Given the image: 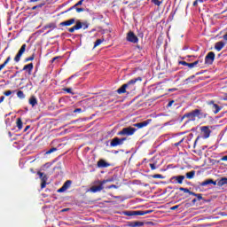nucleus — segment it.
<instances>
[{
  "label": "nucleus",
  "instance_id": "f257e3e1",
  "mask_svg": "<svg viewBox=\"0 0 227 227\" xmlns=\"http://www.w3.org/2000/svg\"><path fill=\"white\" fill-rule=\"evenodd\" d=\"M188 118V121H194L195 120H205L207 118V114H184L182 119Z\"/></svg>",
  "mask_w": 227,
  "mask_h": 227
},
{
  "label": "nucleus",
  "instance_id": "f03ea898",
  "mask_svg": "<svg viewBox=\"0 0 227 227\" xmlns=\"http://www.w3.org/2000/svg\"><path fill=\"white\" fill-rule=\"evenodd\" d=\"M136 130L137 129L132 127L124 128L117 133V136H134Z\"/></svg>",
  "mask_w": 227,
  "mask_h": 227
},
{
  "label": "nucleus",
  "instance_id": "7ed1b4c3",
  "mask_svg": "<svg viewBox=\"0 0 227 227\" xmlns=\"http://www.w3.org/2000/svg\"><path fill=\"white\" fill-rule=\"evenodd\" d=\"M107 182H113V180L111 179H106V180H103L101 182H99V185H93L92 187H90V192H100V191L104 190V184H107Z\"/></svg>",
  "mask_w": 227,
  "mask_h": 227
},
{
  "label": "nucleus",
  "instance_id": "20e7f679",
  "mask_svg": "<svg viewBox=\"0 0 227 227\" xmlns=\"http://www.w3.org/2000/svg\"><path fill=\"white\" fill-rule=\"evenodd\" d=\"M179 191H182L184 194H189L190 196H195L198 201H201V200H203V194L191 192L189 188L180 187Z\"/></svg>",
  "mask_w": 227,
  "mask_h": 227
},
{
  "label": "nucleus",
  "instance_id": "39448f33",
  "mask_svg": "<svg viewBox=\"0 0 227 227\" xmlns=\"http://www.w3.org/2000/svg\"><path fill=\"white\" fill-rule=\"evenodd\" d=\"M125 141H127V137L120 138L118 137H115L111 140L110 146L112 148H115V146H121V145H123Z\"/></svg>",
  "mask_w": 227,
  "mask_h": 227
},
{
  "label": "nucleus",
  "instance_id": "423d86ee",
  "mask_svg": "<svg viewBox=\"0 0 227 227\" xmlns=\"http://www.w3.org/2000/svg\"><path fill=\"white\" fill-rule=\"evenodd\" d=\"M210 134H212V130H210V127L202 126L200 127V136L204 139H208L210 137Z\"/></svg>",
  "mask_w": 227,
  "mask_h": 227
},
{
  "label": "nucleus",
  "instance_id": "0eeeda50",
  "mask_svg": "<svg viewBox=\"0 0 227 227\" xmlns=\"http://www.w3.org/2000/svg\"><path fill=\"white\" fill-rule=\"evenodd\" d=\"M37 175L41 180V189H45L47 187V181L49 180V177H47V175H45L43 172H37Z\"/></svg>",
  "mask_w": 227,
  "mask_h": 227
},
{
  "label": "nucleus",
  "instance_id": "6e6552de",
  "mask_svg": "<svg viewBox=\"0 0 227 227\" xmlns=\"http://www.w3.org/2000/svg\"><path fill=\"white\" fill-rule=\"evenodd\" d=\"M150 123H152V119H147L141 122L135 123L133 124V126L137 127V129H145V127H148Z\"/></svg>",
  "mask_w": 227,
  "mask_h": 227
},
{
  "label": "nucleus",
  "instance_id": "1a4fd4ad",
  "mask_svg": "<svg viewBox=\"0 0 227 227\" xmlns=\"http://www.w3.org/2000/svg\"><path fill=\"white\" fill-rule=\"evenodd\" d=\"M214 59H215V53L213 51H210L207 53V55L205 58V63L207 65H212L214 63Z\"/></svg>",
  "mask_w": 227,
  "mask_h": 227
},
{
  "label": "nucleus",
  "instance_id": "9d476101",
  "mask_svg": "<svg viewBox=\"0 0 227 227\" xmlns=\"http://www.w3.org/2000/svg\"><path fill=\"white\" fill-rule=\"evenodd\" d=\"M26 47H27V45L23 44L20 49L19 52L17 53V55L15 56L14 61H16V63H19V61H20V58H22V54L26 52Z\"/></svg>",
  "mask_w": 227,
  "mask_h": 227
},
{
  "label": "nucleus",
  "instance_id": "9b49d317",
  "mask_svg": "<svg viewBox=\"0 0 227 227\" xmlns=\"http://www.w3.org/2000/svg\"><path fill=\"white\" fill-rule=\"evenodd\" d=\"M127 40L128 42H131V43H137V42H139L137 36L134 34V32L131 31L128 33Z\"/></svg>",
  "mask_w": 227,
  "mask_h": 227
},
{
  "label": "nucleus",
  "instance_id": "f8f14e48",
  "mask_svg": "<svg viewBox=\"0 0 227 227\" xmlns=\"http://www.w3.org/2000/svg\"><path fill=\"white\" fill-rule=\"evenodd\" d=\"M72 185V181L71 180H67L64 183V184L62 185L61 188H59L57 192H65V191H67V189H70Z\"/></svg>",
  "mask_w": 227,
  "mask_h": 227
},
{
  "label": "nucleus",
  "instance_id": "ddd939ff",
  "mask_svg": "<svg viewBox=\"0 0 227 227\" xmlns=\"http://www.w3.org/2000/svg\"><path fill=\"white\" fill-rule=\"evenodd\" d=\"M209 107H210V109H212V111L215 114H217V113H219V111L221 110V106H219V105L214 103V101H211L209 103Z\"/></svg>",
  "mask_w": 227,
  "mask_h": 227
},
{
  "label": "nucleus",
  "instance_id": "4468645a",
  "mask_svg": "<svg viewBox=\"0 0 227 227\" xmlns=\"http://www.w3.org/2000/svg\"><path fill=\"white\" fill-rule=\"evenodd\" d=\"M172 180H175L176 184H184V180H185V176H176L172 177Z\"/></svg>",
  "mask_w": 227,
  "mask_h": 227
},
{
  "label": "nucleus",
  "instance_id": "2eb2a0df",
  "mask_svg": "<svg viewBox=\"0 0 227 227\" xmlns=\"http://www.w3.org/2000/svg\"><path fill=\"white\" fill-rule=\"evenodd\" d=\"M137 81L141 82V81H143V78H141V77L134 78V79L129 81L126 83V85L128 86V88H130V86H134V84H136L137 82Z\"/></svg>",
  "mask_w": 227,
  "mask_h": 227
},
{
  "label": "nucleus",
  "instance_id": "dca6fc26",
  "mask_svg": "<svg viewBox=\"0 0 227 227\" xmlns=\"http://www.w3.org/2000/svg\"><path fill=\"white\" fill-rule=\"evenodd\" d=\"M82 27V23L81 22H76L75 26L73 27H70L68 29L69 33H74V31H77V29H81Z\"/></svg>",
  "mask_w": 227,
  "mask_h": 227
},
{
  "label": "nucleus",
  "instance_id": "f3484780",
  "mask_svg": "<svg viewBox=\"0 0 227 227\" xmlns=\"http://www.w3.org/2000/svg\"><path fill=\"white\" fill-rule=\"evenodd\" d=\"M198 63H200L199 60H197L193 63H187L185 61H182L181 65H183L184 67H188V68H194V67H196V65H198Z\"/></svg>",
  "mask_w": 227,
  "mask_h": 227
},
{
  "label": "nucleus",
  "instance_id": "a211bd4d",
  "mask_svg": "<svg viewBox=\"0 0 227 227\" xmlns=\"http://www.w3.org/2000/svg\"><path fill=\"white\" fill-rule=\"evenodd\" d=\"M129 226H130V227H141V226H145V223L139 222V221L129 222Z\"/></svg>",
  "mask_w": 227,
  "mask_h": 227
},
{
  "label": "nucleus",
  "instance_id": "6ab92c4d",
  "mask_svg": "<svg viewBox=\"0 0 227 227\" xmlns=\"http://www.w3.org/2000/svg\"><path fill=\"white\" fill-rule=\"evenodd\" d=\"M110 166H111V164L107 163L104 160H99L98 161V168H109Z\"/></svg>",
  "mask_w": 227,
  "mask_h": 227
},
{
  "label": "nucleus",
  "instance_id": "aec40b11",
  "mask_svg": "<svg viewBox=\"0 0 227 227\" xmlns=\"http://www.w3.org/2000/svg\"><path fill=\"white\" fill-rule=\"evenodd\" d=\"M218 187H223V185H227V177H222L217 181Z\"/></svg>",
  "mask_w": 227,
  "mask_h": 227
},
{
  "label": "nucleus",
  "instance_id": "412c9836",
  "mask_svg": "<svg viewBox=\"0 0 227 227\" xmlns=\"http://www.w3.org/2000/svg\"><path fill=\"white\" fill-rule=\"evenodd\" d=\"M127 88H129L127 83L123 84L121 88L117 90V93H119L120 95H121V93H127Z\"/></svg>",
  "mask_w": 227,
  "mask_h": 227
},
{
  "label": "nucleus",
  "instance_id": "4be33fe9",
  "mask_svg": "<svg viewBox=\"0 0 227 227\" xmlns=\"http://www.w3.org/2000/svg\"><path fill=\"white\" fill-rule=\"evenodd\" d=\"M224 47V43L223 42H218L215 44V51H217L218 52Z\"/></svg>",
  "mask_w": 227,
  "mask_h": 227
},
{
  "label": "nucleus",
  "instance_id": "5701e85b",
  "mask_svg": "<svg viewBox=\"0 0 227 227\" xmlns=\"http://www.w3.org/2000/svg\"><path fill=\"white\" fill-rule=\"evenodd\" d=\"M75 23V19H71L67 21H63L60 23V26H72V24Z\"/></svg>",
  "mask_w": 227,
  "mask_h": 227
},
{
  "label": "nucleus",
  "instance_id": "b1692460",
  "mask_svg": "<svg viewBox=\"0 0 227 227\" xmlns=\"http://www.w3.org/2000/svg\"><path fill=\"white\" fill-rule=\"evenodd\" d=\"M23 70H26L29 74H31V72L33 71V63L24 66Z\"/></svg>",
  "mask_w": 227,
  "mask_h": 227
},
{
  "label": "nucleus",
  "instance_id": "393cba45",
  "mask_svg": "<svg viewBox=\"0 0 227 227\" xmlns=\"http://www.w3.org/2000/svg\"><path fill=\"white\" fill-rule=\"evenodd\" d=\"M29 104L32 107H35V106H36V104H38V101L36 100V98H35V96H32L29 98Z\"/></svg>",
  "mask_w": 227,
  "mask_h": 227
},
{
  "label": "nucleus",
  "instance_id": "a878e982",
  "mask_svg": "<svg viewBox=\"0 0 227 227\" xmlns=\"http://www.w3.org/2000/svg\"><path fill=\"white\" fill-rule=\"evenodd\" d=\"M214 183V180L213 179H207L202 183L200 184V185L201 187H205L206 185H210V184H213Z\"/></svg>",
  "mask_w": 227,
  "mask_h": 227
},
{
  "label": "nucleus",
  "instance_id": "bb28decb",
  "mask_svg": "<svg viewBox=\"0 0 227 227\" xmlns=\"http://www.w3.org/2000/svg\"><path fill=\"white\" fill-rule=\"evenodd\" d=\"M194 175H196V171H194V170L187 172L186 178H188V180H191V179L194 178Z\"/></svg>",
  "mask_w": 227,
  "mask_h": 227
},
{
  "label": "nucleus",
  "instance_id": "cd10ccee",
  "mask_svg": "<svg viewBox=\"0 0 227 227\" xmlns=\"http://www.w3.org/2000/svg\"><path fill=\"white\" fill-rule=\"evenodd\" d=\"M16 126L19 129V130H22V119L21 118L17 119Z\"/></svg>",
  "mask_w": 227,
  "mask_h": 227
},
{
  "label": "nucleus",
  "instance_id": "c85d7f7f",
  "mask_svg": "<svg viewBox=\"0 0 227 227\" xmlns=\"http://www.w3.org/2000/svg\"><path fill=\"white\" fill-rule=\"evenodd\" d=\"M17 97H18L19 98H26V95H24V92H23L22 90H19V91L17 92Z\"/></svg>",
  "mask_w": 227,
  "mask_h": 227
},
{
  "label": "nucleus",
  "instance_id": "c756f323",
  "mask_svg": "<svg viewBox=\"0 0 227 227\" xmlns=\"http://www.w3.org/2000/svg\"><path fill=\"white\" fill-rule=\"evenodd\" d=\"M152 178H160V180H163L164 176H162L160 174H154L152 176Z\"/></svg>",
  "mask_w": 227,
  "mask_h": 227
},
{
  "label": "nucleus",
  "instance_id": "7c9ffc66",
  "mask_svg": "<svg viewBox=\"0 0 227 227\" xmlns=\"http://www.w3.org/2000/svg\"><path fill=\"white\" fill-rule=\"evenodd\" d=\"M103 42L104 39H98L94 43V47H98V45H100Z\"/></svg>",
  "mask_w": 227,
  "mask_h": 227
},
{
  "label": "nucleus",
  "instance_id": "2f4dec72",
  "mask_svg": "<svg viewBox=\"0 0 227 227\" xmlns=\"http://www.w3.org/2000/svg\"><path fill=\"white\" fill-rule=\"evenodd\" d=\"M135 215H145V211L143 210H138V211H134Z\"/></svg>",
  "mask_w": 227,
  "mask_h": 227
},
{
  "label": "nucleus",
  "instance_id": "473e14b6",
  "mask_svg": "<svg viewBox=\"0 0 227 227\" xmlns=\"http://www.w3.org/2000/svg\"><path fill=\"white\" fill-rule=\"evenodd\" d=\"M57 151H58V148L52 147L51 149L48 150L46 152V153H47V155H49V154L52 153L53 152H57Z\"/></svg>",
  "mask_w": 227,
  "mask_h": 227
},
{
  "label": "nucleus",
  "instance_id": "72a5a7b5",
  "mask_svg": "<svg viewBox=\"0 0 227 227\" xmlns=\"http://www.w3.org/2000/svg\"><path fill=\"white\" fill-rule=\"evenodd\" d=\"M10 59H11V58L8 57V58L6 59V60L4 61V63H3L2 65H0V67H3V68H4V67H6V65H8V63H10Z\"/></svg>",
  "mask_w": 227,
  "mask_h": 227
},
{
  "label": "nucleus",
  "instance_id": "f704fd0d",
  "mask_svg": "<svg viewBox=\"0 0 227 227\" xmlns=\"http://www.w3.org/2000/svg\"><path fill=\"white\" fill-rule=\"evenodd\" d=\"M125 215H128L129 217H132V215H136V214H134V211H126Z\"/></svg>",
  "mask_w": 227,
  "mask_h": 227
},
{
  "label": "nucleus",
  "instance_id": "c9c22d12",
  "mask_svg": "<svg viewBox=\"0 0 227 227\" xmlns=\"http://www.w3.org/2000/svg\"><path fill=\"white\" fill-rule=\"evenodd\" d=\"M152 3H153V4L156 6H160V4H162V2L159 0H152Z\"/></svg>",
  "mask_w": 227,
  "mask_h": 227
},
{
  "label": "nucleus",
  "instance_id": "e433bc0d",
  "mask_svg": "<svg viewBox=\"0 0 227 227\" xmlns=\"http://www.w3.org/2000/svg\"><path fill=\"white\" fill-rule=\"evenodd\" d=\"M208 120H201L202 123H207V121H214V119L212 117L208 116Z\"/></svg>",
  "mask_w": 227,
  "mask_h": 227
},
{
  "label": "nucleus",
  "instance_id": "4c0bfd02",
  "mask_svg": "<svg viewBox=\"0 0 227 227\" xmlns=\"http://www.w3.org/2000/svg\"><path fill=\"white\" fill-rule=\"evenodd\" d=\"M73 113H78V114H81V113H83L82 109V108H75L74 110H73Z\"/></svg>",
  "mask_w": 227,
  "mask_h": 227
},
{
  "label": "nucleus",
  "instance_id": "58836bf2",
  "mask_svg": "<svg viewBox=\"0 0 227 227\" xmlns=\"http://www.w3.org/2000/svg\"><path fill=\"white\" fill-rule=\"evenodd\" d=\"M64 91H67V93H70L71 95H74V92H72V89L70 88L64 89Z\"/></svg>",
  "mask_w": 227,
  "mask_h": 227
},
{
  "label": "nucleus",
  "instance_id": "ea45409f",
  "mask_svg": "<svg viewBox=\"0 0 227 227\" xmlns=\"http://www.w3.org/2000/svg\"><path fill=\"white\" fill-rule=\"evenodd\" d=\"M106 189H118V186L116 184H111L107 186Z\"/></svg>",
  "mask_w": 227,
  "mask_h": 227
},
{
  "label": "nucleus",
  "instance_id": "a19ab883",
  "mask_svg": "<svg viewBox=\"0 0 227 227\" xmlns=\"http://www.w3.org/2000/svg\"><path fill=\"white\" fill-rule=\"evenodd\" d=\"M182 143H184V138H182L179 142L175 143L174 146H180V145H182Z\"/></svg>",
  "mask_w": 227,
  "mask_h": 227
},
{
  "label": "nucleus",
  "instance_id": "79ce46f5",
  "mask_svg": "<svg viewBox=\"0 0 227 227\" xmlns=\"http://www.w3.org/2000/svg\"><path fill=\"white\" fill-rule=\"evenodd\" d=\"M47 27H50L51 29L56 28V25L54 23H51L50 25H47Z\"/></svg>",
  "mask_w": 227,
  "mask_h": 227
},
{
  "label": "nucleus",
  "instance_id": "37998d69",
  "mask_svg": "<svg viewBox=\"0 0 227 227\" xmlns=\"http://www.w3.org/2000/svg\"><path fill=\"white\" fill-rule=\"evenodd\" d=\"M4 95H5V97H10V95H12V90H7L4 92Z\"/></svg>",
  "mask_w": 227,
  "mask_h": 227
},
{
  "label": "nucleus",
  "instance_id": "c03bdc74",
  "mask_svg": "<svg viewBox=\"0 0 227 227\" xmlns=\"http://www.w3.org/2000/svg\"><path fill=\"white\" fill-rule=\"evenodd\" d=\"M150 168L152 171H153L154 169H157V167H155L154 163H150Z\"/></svg>",
  "mask_w": 227,
  "mask_h": 227
},
{
  "label": "nucleus",
  "instance_id": "a18cd8bd",
  "mask_svg": "<svg viewBox=\"0 0 227 227\" xmlns=\"http://www.w3.org/2000/svg\"><path fill=\"white\" fill-rule=\"evenodd\" d=\"M200 139H201V137H197L194 145H193V148H196V144L198 143V141H200Z\"/></svg>",
  "mask_w": 227,
  "mask_h": 227
},
{
  "label": "nucleus",
  "instance_id": "49530a36",
  "mask_svg": "<svg viewBox=\"0 0 227 227\" xmlns=\"http://www.w3.org/2000/svg\"><path fill=\"white\" fill-rule=\"evenodd\" d=\"M33 59H35V55H32V56L29 57V58H27V59H26V61H33Z\"/></svg>",
  "mask_w": 227,
  "mask_h": 227
},
{
  "label": "nucleus",
  "instance_id": "de8ad7c7",
  "mask_svg": "<svg viewBox=\"0 0 227 227\" xmlns=\"http://www.w3.org/2000/svg\"><path fill=\"white\" fill-rule=\"evenodd\" d=\"M174 104H175V100L169 101L168 104V107H171V106H173Z\"/></svg>",
  "mask_w": 227,
  "mask_h": 227
},
{
  "label": "nucleus",
  "instance_id": "09e8293b",
  "mask_svg": "<svg viewBox=\"0 0 227 227\" xmlns=\"http://www.w3.org/2000/svg\"><path fill=\"white\" fill-rule=\"evenodd\" d=\"M84 3V0H80L74 6H81Z\"/></svg>",
  "mask_w": 227,
  "mask_h": 227
},
{
  "label": "nucleus",
  "instance_id": "8fccbe9b",
  "mask_svg": "<svg viewBox=\"0 0 227 227\" xmlns=\"http://www.w3.org/2000/svg\"><path fill=\"white\" fill-rule=\"evenodd\" d=\"M190 114H200V110H195V111L190 113Z\"/></svg>",
  "mask_w": 227,
  "mask_h": 227
},
{
  "label": "nucleus",
  "instance_id": "3c124183",
  "mask_svg": "<svg viewBox=\"0 0 227 227\" xmlns=\"http://www.w3.org/2000/svg\"><path fill=\"white\" fill-rule=\"evenodd\" d=\"M178 207H180V205L173 206L170 207V210H176V208H178Z\"/></svg>",
  "mask_w": 227,
  "mask_h": 227
},
{
  "label": "nucleus",
  "instance_id": "603ef678",
  "mask_svg": "<svg viewBox=\"0 0 227 227\" xmlns=\"http://www.w3.org/2000/svg\"><path fill=\"white\" fill-rule=\"evenodd\" d=\"M76 12L78 13H81V12H84V9H82V8H76Z\"/></svg>",
  "mask_w": 227,
  "mask_h": 227
},
{
  "label": "nucleus",
  "instance_id": "864d4df0",
  "mask_svg": "<svg viewBox=\"0 0 227 227\" xmlns=\"http://www.w3.org/2000/svg\"><path fill=\"white\" fill-rule=\"evenodd\" d=\"M153 212V210H146V211H144L145 215H146V214H152Z\"/></svg>",
  "mask_w": 227,
  "mask_h": 227
},
{
  "label": "nucleus",
  "instance_id": "5fc2aeb1",
  "mask_svg": "<svg viewBox=\"0 0 227 227\" xmlns=\"http://www.w3.org/2000/svg\"><path fill=\"white\" fill-rule=\"evenodd\" d=\"M36 8H42V5H35V6L32 7V10H36Z\"/></svg>",
  "mask_w": 227,
  "mask_h": 227
},
{
  "label": "nucleus",
  "instance_id": "6e6d98bb",
  "mask_svg": "<svg viewBox=\"0 0 227 227\" xmlns=\"http://www.w3.org/2000/svg\"><path fill=\"white\" fill-rule=\"evenodd\" d=\"M31 129V126H26L25 129H24V132H27V130Z\"/></svg>",
  "mask_w": 227,
  "mask_h": 227
},
{
  "label": "nucleus",
  "instance_id": "4d7b16f0",
  "mask_svg": "<svg viewBox=\"0 0 227 227\" xmlns=\"http://www.w3.org/2000/svg\"><path fill=\"white\" fill-rule=\"evenodd\" d=\"M4 96H2L1 98H0V104H2V102H4Z\"/></svg>",
  "mask_w": 227,
  "mask_h": 227
},
{
  "label": "nucleus",
  "instance_id": "13d9d810",
  "mask_svg": "<svg viewBox=\"0 0 227 227\" xmlns=\"http://www.w3.org/2000/svg\"><path fill=\"white\" fill-rule=\"evenodd\" d=\"M197 201H198L197 199H193V200H192V205H196V202H197Z\"/></svg>",
  "mask_w": 227,
  "mask_h": 227
},
{
  "label": "nucleus",
  "instance_id": "bf43d9fd",
  "mask_svg": "<svg viewBox=\"0 0 227 227\" xmlns=\"http://www.w3.org/2000/svg\"><path fill=\"white\" fill-rule=\"evenodd\" d=\"M221 160H227V155L223 156Z\"/></svg>",
  "mask_w": 227,
  "mask_h": 227
},
{
  "label": "nucleus",
  "instance_id": "052dcab7",
  "mask_svg": "<svg viewBox=\"0 0 227 227\" xmlns=\"http://www.w3.org/2000/svg\"><path fill=\"white\" fill-rule=\"evenodd\" d=\"M193 6H198V0H196L195 2H193Z\"/></svg>",
  "mask_w": 227,
  "mask_h": 227
},
{
  "label": "nucleus",
  "instance_id": "680f3d73",
  "mask_svg": "<svg viewBox=\"0 0 227 227\" xmlns=\"http://www.w3.org/2000/svg\"><path fill=\"white\" fill-rule=\"evenodd\" d=\"M213 185H217V181H213V183H211Z\"/></svg>",
  "mask_w": 227,
  "mask_h": 227
},
{
  "label": "nucleus",
  "instance_id": "e2e57ef3",
  "mask_svg": "<svg viewBox=\"0 0 227 227\" xmlns=\"http://www.w3.org/2000/svg\"><path fill=\"white\" fill-rule=\"evenodd\" d=\"M30 172H32L33 174L36 173L34 168H30Z\"/></svg>",
  "mask_w": 227,
  "mask_h": 227
},
{
  "label": "nucleus",
  "instance_id": "0e129e2a",
  "mask_svg": "<svg viewBox=\"0 0 227 227\" xmlns=\"http://www.w3.org/2000/svg\"><path fill=\"white\" fill-rule=\"evenodd\" d=\"M69 208H64L62 209V212H68Z\"/></svg>",
  "mask_w": 227,
  "mask_h": 227
},
{
  "label": "nucleus",
  "instance_id": "69168bd1",
  "mask_svg": "<svg viewBox=\"0 0 227 227\" xmlns=\"http://www.w3.org/2000/svg\"><path fill=\"white\" fill-rule=\"evenodd\" d=\"M168 91H176V89H169Z\"/></svg>",
  "mask_w": 227,
  "mask_h": 227
},
{
  "label": "nucleus",
  "instance_id": "338daca9",
  "mask_svg": "<svg viewBox=\"0 0 227 227\" xmlns=\"http://www.w3.org/2000/svg\"><path fill=\"white\" fill-rule=\"evenodd\" d=\"M56 59H58V57L53 58L52 61H56Z\"/></svg>",
  "mask_w": 227,
  "mask_h": 227
},
{
  "label": "nucleus",
  "instance_id": "774afa93",
  "mask_svg": "<svg viewBox=\"0 0 227 227\" xmlns=\"http://www.w3.org/2000/svg\"><path fill=\"white\" fill-rule=\"evenodd\" d=\"M4 66H0V72L2 71Z\"/></svg>",
  "mask_w": 227,
  "mask_h": 227
}]
</instances>
